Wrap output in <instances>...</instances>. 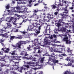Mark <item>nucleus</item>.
Instances as JSON below:
<instances>
[{
	"instance_id": "f257e3e1",
	"label": "nucleus",
	"mask_w": 74,
	"mask_h": 74,
	"mask_svg": "<svg viewBox=\"0 0 74 74\" xmlns=\"http://www.w3.org/2000/svg\"><path fill=\"white\" fill-rule=\"evenodd\" d=\"M29 67L28 65L24 64L20 68V72L21 73L22 70H27Z\"/></svg>"
},
{
	"instance_id": "f03ea898",
	"label": "nucleus",
	"mask_w": 74,
	"mask_h": 74,
	"mask_svg": "<svg viewBox=\"0 0 74 74\" xmlns=\"http://www.w3.org/2000/svg\"><path fill=\"white\" fill-rule=\"evenodd\" d=\"M41 25L42 26V25H44V24L47 25L46 27V29L45 30V33H47V31H48V30L49 31H50V30H51V29H50V27H49V25H47V23L41 22Z\"/></svg>"
},
{
	"instance_id": "7ed1b4c3",
	"label": "nucleus",
	"mask_w": 74,
	"mask_h": 74,
	"mask_svg": "<svg viewBox=\"0 0 74 74\" xmlns=\"http://www.w3.org/2000/svg\"><path fill=\"white\" fill-rule=\"evenodd\" d=\"M16 64H15L14 65H13V66L12 69H10V70H18V69H19V67H18V66L19 65V62H15Z\"/></svg>"
},
{
	"instance_id": "20e7f679",
	"label": "nucleus",
	"mask_w": 74,
	"mask_h": 74,
	"mask_svg": "<svg viewBox=\"0 0 74 74\" xmlns=\"http://www.w3.org/2000/svg\"><path fill=\"white\" fill-rule=\"evenodd\" d=\"M20 55H22V56L24 55L25 56H27L29 55V54H27V51L25 49L24 50V51L21 52V53L20 54Z\"/></svg>"
},
{
	"instance_id": "39448f33",
	"label": "nucleus",
	"mask_w": 74,
	"mask_h": 74,
	"mask_svg": "<svg viewBox=\"0 0 74 74\" xmlns=\"http://www.w3.org/2000/svg\"><path fill=\"white\" fill-rule=\"evenodd\" d=\"M49 49L50 52L52 53H51V58H55V56L53 55H55V53H54L53 52V48H52V47H51V48H49Z\"/></svg>"
},
{
	"instance_id": "423d86ee",
	"label": "nucleus",
	"mask_w": 74,
	"mask_h": 74,
	"mask_svg": "<svg viewBox=\"0 0 74 74\" xmlns=\"http://www.w3.org/2000/svg\"><path fill=\"white\" fill-rule=\"evenodd\" d=\"M32 25L34 27L38 28V27H39V26H41V24H38L37 23V22H36L35 23H32Z\"/></svg>"
},
{
	"instance_id": "0eeeda50",
	"label": "nucleus",
	"mask_w": 74,
	"mask_h": 74,
	"mask_svg": "<svg viewBox=\"0 0 74 74\" xmlns=\"http://www.w3.org/2000/svg\"><path fill=\"white\" fill-rule=\"evenodd\" d=\"M34 15H36L35 18H36V19H39L41 17V15H40V16H39L38 15H37V14L35 13H34L33 14V15H32V17H34Z\"/></svg>"
},
{
	"instance_id": "6e6552de",
	"label": "nucleus",
	"mask_w": 74,
	"mask_h": 74,
	"mask_svg": "<svg viewBox=\"0 0 74 74\" xmlns=\"http://www.w3.org/2000/svg\"><path fill=\"white\" fill-rule=\"evenodd\" d=\"M15 8H16V10H21V9L22 8V6H19L16 8H12L13 11L14 12H17L18 11H16L15 10Z\"/></svg>"
},
{
	"instance_id": "1a4fd4ad",
	"label": "nucleus",
	"mask_w": 74,
	"mask_h": 74,
	"mask_svg": "<svg viewBox=\"0 0 74 74\" xmlns=\"http://www.w3.org/2000/svg\"><path fill=\"white\" fill-rule=\"evenodd\" d=\"M67 7H68V6L67 5H66V6L65 7V8H63L64 11H65L66 12H63V14H68V10L67 9Z\"/></svg>"
},
{
	"instance_id": "9d476101",
	"label": "nucleus",
	"mask_w": 74,
	"mask_h": 74,
	"mask_svg": "<svg viewBox=\"0 0 74 74\" xmlns=\"http://www.w3.org/2000/svg\"><path fill=\"white\" fill-rule=\"evenodd\" d=\"M40 30H41V26H39L38 28V29H37V28H36L35 29V31H36V34H39L40 33Z\"/></svg>"
},
{
	"instance_id": "9b49d317",
	"label": "nucleus",
	"mask_w": 74,
	"mask_h": 74,
	"mask_svg": "<svg viewBox=\"0 0 74 74\" xmlns=\"http://www.w3.org/2000/svg\"><path fill=\"white\" fill-rule=\"evenodd\" d=\"M38 42V39H36L33 42V43L35 46L38 45L37 44Z\"/></svg>"
},
{
	"instance_id": "f8f14e48",
	"label": "nucleus",
	"mask_w": 74,
	"mask_h": 74,
	"mask_svg": "<svg viewBox=\"0 0 74 74\" xmlns=\"http://www.w3.org/2000/svg\"><path fill=\"white\" fill-rule=\"evenodd\" d=\"M16 47H18V48H19L20 49H21V42L20 41H19L18 43H17L16 45Z\"/></svg>"
},
{
	"instance_id": "ddd939ff",
	"label": "nucleus",
	"mask_w": 74,
	"mask_h": 74,
	"mask_svg": "<svg viewBox=\"0 0 74 74\" xmlns=\"http://www.w3.org/2000/svg\"><path fill=\"white\" fill-rule=\"evenodd\" d=\"M8 33H5V34H0V36H2V37H5V38H8V34H7Z\"/></svg>"
},
{
	"instance_id": "4468645a",
	"label": "nucleus",
	"mask_w": 74,
	"mask_h": 74,
	"mask_svg": "<svg viewBox=\"0 0 74 74\" xmlns=\"http://www.w3.org/2000/svg\"><path fill=\"white\" fill-rule=\"evenodd\" d=\"M21 58H22V57L20 56L19 57L14 56V58L16 59V60H21V59H20Z\"/></svg>"
},
{
	"instance_id": "2eb2a0df",
	"label": "nucleus",
	"mask_w": 74,
	"mask_h": 74,
	"mask_svg": "<svg viewBox=\"0 0 74 74\" xmlns=\"http://www.w3.org/2000/svg\"><path fill=\"white\" fill-rule=\"evenodd\" d=\"M49 40L48 39H47L45 40V45H47V44H48V43L49 42Z\"/></svg>"
},
{
	"instance_id": "dca6fc26",
	"label": "nucleus",
	"mask_w": 74,
	"mask_h": 74,
	"mask_svg": "<svg viewBox=\"0 0 74 74\" xmlns=\"http://www.w3.org/2000/svg\"><path fill=\"white\" fill-rule=\"evenodd\" d=\"M56 4H55V5H52L51 6L52 10H55L56 8Z\"/></svg>"
},
{
	"instance_id": "f3484780",
	"label": "nucleus",
	"mask_w": 74,
	"mask_h": 74,
	"mask_svg": "<svg viewBox=\"0 0 74 74\" xmlns=\"http://www.w3.org/2000/svg\"><path fill=\"white\" fill-rule=\"evenodd\" d=\"M15 38H16V36H10V41H12V40H13Z\"/></svg>"
},
{
	"instance_id": "a211bd4d",
	"label": "nucleus",
	"mask_w": 74,
	"mask_h": 74,
	"mask_svg": "<svg viewBox=\"0 0 74 74\" xmlns=\"http://www.w3.org/2000/svg\"><path fill=\"white\" fill-rule=\"evenodd\" d=\"M8 58L10 59V60H13L15 58V56H8Z\"/></svg>"
},
{
	"instance_id": "6ab92c4d",
	"label": "nucleus",
	"mask_w": 74,
	"mask_h": 74,
	"mask_svg": "<svg viewBox=\"0 0 74 74\" xmlns=\"http://www.w3.org/2000/svg\"><path fill=\"white\" fill-rule=\"evenodd\" d=\"M61 16H62V19H64V18H66L67 17V15L66 14H61Z\"/></svg>"
},
{
	"instance_id": "aec40b11",
	"label": "nucleus",
	"mask_w": 74,
	"mask_h": 74,
	"mask_svg": "<svg viewBox=\"0 0 74 74\" xmlns=\"http://www.w3.org/2000/svg\"><path fill=\"white\" fill-rule=\"evenodd\" d=\"M16 50H14L13 51H12L11 52H10V54H11L12 55H16V53H15Z\"/></svg>"
},
{
	"instance_id": "412c9836",
	"label": "nucleus",
	"mask_w": 74,
	"mask_h": 74,
	"mask_svg": "<svg viewBox=\"0 0 74 74\" xmlns=\"http://www.w3.org/2000/svg\"><path fill=\"white\" fill-rule=\"evenodd\" d=\"M7 25H8L7 26V29H10L11 27V26H12V25L11 24H10V23H7Z\"/></svg>"
},
{
	"instance_id": "4be33fe9",
	"label": "nucleus",
	"mask_w": 74,
	"mask_h": 74,
	"mask_svg": "<svg viewBox=\"0 0 74 74\" xmlns=\"http://www.w3.org/2000/svg\"><path fill=\"white\" fill-rule=\"evenodd\" d=\"M53 62L54 63V64H55L56 63H58L59 62V61L58 60H53Z\"/></svg>"
},
{
	"instance_id": "5701e85b",
	"label": "nucleus",
	"mask_w": 74,
	"mask_h": 74,
	"mask_svg": "<svg viewBox=\"0 0 74 74\" xmlns=\"http://www.w3.org/2000/svg\"><path fill=\"white\" fill-rule=\"evenodd\" d=\"M66 44H71V41L68 40H66Z\"/></svg>"
},
{
	"instance_id": "b1692460",
	"label": "nucleus",
	"mask_w": 74,
	"mask_h": 74,
	"mask_svg": "<svg viewBox=\"0 0 74 74\" xmlns=\"http://www.w3.org/2000/svg\"><path fill=\"white\" fill-rule=\"evenodd\" d=\"M45 16H44L43 18V21H47V22H49V20L45 19Z\"/></svg>"
},
{
	"instance_id": "393cba45",
	"label": "nucleus",
	"mask_w": 74,
	"mask_h": 74,
	"mask_svg": "<svg viewBox=\"0 0 74 74\" xmlns=\"http://www.w3.org/2000/svg\"><path fill=\"white\" fill-rule=\"evenodd\" d=\"M56 25L58 27V29H59V27L61 26V24L60 23H57L56 24Z\"/></svg>"
},
{
	"instance_id": "a878e982",
	"label": "nucleus",
	"mask_w": 74,
	"mask_h": 74,
	"mask_svg": "<svg viewBox=\"0 0 74 74\" xmlns=\"http://www.w3.org/2000/svg\"><path fill=\"white\" fill-rule=\"evenodd\" d=\"M69 39V38H68V37H65L63 38V40L64 41H66V40H67Z\"/></svg>"
},
{
	"instance_id": "bb28decb",
	"label": "nucleus",
	"mask_w": 74,
	"mask_h": 74,
	"mask_svg": "<svg viewBox=\"0 0 74 74\" xmlns=\"http://www.w3.org/2000/svg\"><path fill=\"white\" fill-rule=\"evenodd\" d=\"M20 42L21 45V44H26V42L23 41H20Z\"/></svg>"
},
{
	"instance_id": "cd10ccee",
	"label": "nucleus",
	"mask_w": 74,
	"mask_h": 74,
	"mask_svg": "<svg viewBox=\"0 0 74 74\" xmlns=\"http://www.w3.org/2000/svg\"><path fill=\"white\" fill-rule=\"evenodd\" d=\"M33 58V57H32V56H30L29 57V58H27V59L28 60H29V59H30V60H32V59Z\"/></svg>"
},
{
	"instance_id": "c85d7f7f",
	"label": "nucleus",
	"mask_w": 74,
	"mask_h": 74,
	"mask_svg": "<svg viewBox=\"0 0 74 74\" xmlns=\"http://www.w3.org/2000/svg\"><path fill=\"white\" fill-rule=\"evenodd\" d=\"M26 21H25V19H23L22 21L23 22H24L25 23V22H27V21H31V20L28 19V18H27L26 19H25Z\"/></svg>"
},
{
	"instance_id": "c756f323",
	"label": "nucleus",
	"mask_w": 74,
	"mask_h": 74,
	"mask_svg": "<svg viewBox=\"0 0 74 74\" xmlns=\"http://www.w3.org/2000/svg\"><path fill=\"white\" fill-rule=\"evenodd\" d=\"M44 61V58H43L41 59L40 60V62L41 63H42Z\"/></svg>"
},
{
	"instance_id": "7c9ffc66",
	"label": "nucleus",
	"mask_w": 74,
	"mask_h": 74,
	"mask_svg": "<svg viewBox=\"0 0 74 74\" xmlns=\"http://www.w3.org/2000/svg\"><path fill=\"white\" fill-rule=\"evenodd\" d=\"M62 31L64 32H66V28H63L62 29Z\"/></svg>"
},
{
	"instance_id": "2f4dec72",
	"label": "nucleus",
	"mask_w": 74,
	"mask_h": 74,
	"mask_svg": "<svg viewBox=\"0 0 74 74\" xmlns=\"http://www.w3.org/2000/svg\"><path fill=\"white\" fill-rule=\"evenodd\" d=\"M10 6L9 4H8L5 7L6 9H8L9 8H10Z\"/></svg>"
},
{
	"instance_id": "473e14b6",
	"label": "nucleus",
	"mask_w": 74,
	"mask_h": 74,
	"mask_svg": "<svg viewBox=\"0 0 74 74\" xmlns=\"http://www.w3.org/2000/svg\"><path fill=\"white\" fill-rule=\"evenodd\" d=\"M5 65L3 64V63H0V67H2L3 66H4Z\"/></svg>"
},
{
	"instance_id": "72a5a7b5",
	"label": "nucleus",
	"mask_w": 74,
	"mask_h": 74,
	"mask_svg": "<svg viewBox=\"0 0 74 74\" xmlns=\"http://www.w3.org/2000/svg\"><path fill=\"white\" fill-rule=\"evenodd\" d=\"M42 52V50L39 49L38 50L37 53L40 54V53H41Z\"/></svg>"
},
{
	"instance_id": "f704fd0d",
	"label": "nucleus",
	"mask_w": 74,
	"mask_h": 74,
	"mask_svg": "<svg viewBox=\"0 0 74 74\" xmlns=\"http://www.w3.org/2000/svg\"><path fill=\"white\" fill-rule=\"evenodd\" d=\"M10 19V21H13V20H15V18H14V17H11Z\"/></svg>"
},
{
	"instance_id": "c9c22d12",
	"label": "nucleus",
	"mask_w": 74,
	"mask_h": 74,
	"mask_svg": "<svg viewBox=\"0 0 74 74\" xmlns=\"http://www.w3.org/2000/svg\"><path fill=\"white\" fill-rule=\"evenodd\" d=\"M22 36L21 35H18V37H16V38H19V39H21L22 38Z\"/></svg>"
},
{
	"instance_id": "e433bc0d",
	"label": "nucleus",
	"mask_w": 74,
	"mask_h": 74,
	"mask_svg": "<svg viewBox=\"0 0 74 74\" xmlns=\"http://www.w3.org/2000/svg\"><path fill=\"white\" fill-rule=\"evenodd\" d=\"M27 14H26L25 15H23V19L26 18H27Z\"/></svg>"
},
{
	"instance_id": "4c0bfd02",
	"label": "nucleus",
	"mask_w": 74,
	"mask_h": 74,
	"mask_svg": "<svg viewBox=\"0 0 74 74\" xmlns=\"http://www.w3.org/2000/svg\"><path fill=\"white\" fill-rule=\"evenodd\" d=\"M36 58H35L34 57H33L32 58V61H34V62H36Z\"/></svg>"
},
{
	"instance_id": "58836bf2",
	"label": "nucleus",
	"mask_w": 74,
	"mask_h": 74,
	"mask_svg": "<svg viewBox=\"0 0 74 74\" xmlns=\"http://www.w3.org/2000/svg\"><path fill=\"white\" fill-rule=\"evenodd\" d=\"M12 22L13 23V24L14 25H16V20H15V21H12Z\"/></svg>"
},
{
	"instance_id": "ea45409f",
	"label": "nucleus",
	"mask_w": 74,
	"mask_h": 74,
	"mask_svg": "<svg viewBox=\"0 0 74 74\" xmlns=\"http://www.w3.org/2000/svg\"><path fill=\"white\" fill-rule=\"evenodd\" d=\"M67 52L69 53H71V50H70V49L69 48H68Z\"/></svg>"
},
{
	"instance_id": "a19ab883",
	"label": "nucleus",
	"mask_w": 74,
	"mask_h": 74,
	"mask_svg": "<svg viewBox=\"0 0 74 74\" xmlns=\"http://www.w3.org/2000/svg\"><path fill=\"white\" fill-rule=\"evenodd\" d=\"M1 51H0V54H1V53H3V51H4V48H2L1 49Z\"/></svg>"
},
{
	"instance_id": "79ce46f5",
	"label": "nucleus",
	"mask_w": 74,
	"mask_h": 74,
	"mask_svg": "<svg viewBox=\"0 0 74 74\" xmlns=\"http://www.w3.org/2000/svg\"><path fill=\"white\" fill-rule=\"evenodd\" d=\"M0 60H3V61H4V57H1V56H0Z\"/></svg>"
},
{
	"instance_id": "37998d69",
	"label": "nucleus",
	"mask_w": 74,
	"mask_h": 74,
	"mask_svg": "<svg viewBox=\"0 0 74 74\" xmlns=\"http://www.w3.org/2000/svg\"><path fill=\"white\" fill-rule=\"evenodd\" d=\"M38 12V10H36L35 9L34 10L33 12H35V13H37V12Z\"/></svg>"
},
{
	"instance_id": "c03bdc74",
	"label": "nucleus",
	"mask_w": 74,
	"mask_h": 74,
	"mask_svg": "<svg viewBox=\"0 0 74 74\" xmlns=\"http://www.w3.org/2000/svg\"><path fill=\"white\" fill-rule=\"evenodd\" d=\"M64 74H70V72H69L68 71H66L64 73Z\"/></svg>"
},
{
	"instance_id": "a18cd8bd",
	"label": "nucleus",
	"mask_w": 74,
	"mask_h": 74,
	"mask_svg": "<svg viewBox=\"0 0 74 74\" xmlns=\"http://www.w3.org/2000/svg\"><path fill=\"white\" fill-rule=\"evenodd\" d=\"M4 30H1L0 31V33H1V34H2V33H4Z\"/></svg>"
},
{
	"instance_id": "49530a36",
	"label": "nucleus",
	"mask_w": 74,
	"mask_h": 74,
	"mask_svg": "<svg viewBox=\"0 0 74 74\" xmlns=\"http://www.w3.org/2000/svg\"><path fill=\"white\" fill-rule=\"evenodd\" d=\"M3 49L4 50L3 51V52H5V53H8L9 52L8 51H7V50H5V48H3Z\"/></svg>"
},
{
	"instance_id": "de8ad7c7",
	"label": "nucleus",
	"mask_w": 74,
	"mask_h": 74,
	"mask_svg": "<svg viewBox=\"0 0 74 74\" xmlns=\"http://www.w3.org/2000/svg\"><path fill=\"white\" fill-rule=\"evenodd\" d=\"M27 49L28 51H31L32 49H30V47H27Z\"/></svg>"
},
{
	"instance_id": "09e8293b",
	"label": "nucleus",
	"mask_w": 74,
	"mask_h": 74,
	"mask_svg": "<svg viewBox=\"0 0 74 74\" xmlns=\"http://www.w3.org/2000/svg\"><path fill=\"white\" fill-rule=\"evenodd\" d=\"M11 74H16V73L14 71H11Z\"/></svg>"
},
{
	"instance_id": "8fccbe9b",
	"label": "nucleus",
	"mask_w": 74,
	"mask_h": 74,
	"mask_svg": "<svg viewBox=\"0 0 74 74\" xmlns=\"http://www.w3.org/2000/svg\"><path fill=\"white\" fill-rule=\"evenodd\" d=\"M13 47H14V49H18V48H17L16 47V46H15L14 45H13Z\"/></svg>"
},
{
	"instance_id": "3c124183",
	"label": "nucleus",
	"mask_w": 74,
	"mask_h": 74,
	"mask_svg": "<svg viewBox=\"0 0 74 74\" xmlns=\"http://www.w3.org/2000/svg\"><path fill=\"white\" fill-rule=\"evenodd\" d=\"M25 74H32V73H30L29 72H25Z\"/></svg>"
},
{
	"instance_id": "603ef678",
	"label": "nucleus",
	"mask_w": 74,
	"mask_h": 74,
	"mask_svg": "<svg viewBox=\"0 0 74 74\" xmlns=\"http://www.w3.org/2000/svg\"><path fill=\"white\" fill-rule=\"evenodd\" d=\"M12 1H22V0H12Z\"/></svg>"
},
{
	"instance_id": "864d4df0",
	"label": "nucleus",
	"mask_w": 74,
	"mask_h": 74,
	"mask_svg": "<svg viewBox=\"0 0 74 74\" xmlns=\"http://www.w3.org/2000/svg\"><path fill=\"white\" fill-rule=\"evenodd\" d=\"M5 48V49H6V50H7L8 51H10V49L9 48Z\"/></svg>"
},
{
	"instance_id": "5fc2aeb1",
	"label": "nucleus",
	"mask_w": 74,
	"mask_h": 74,
	"mask_svg": "<svg viewBox=\"0 0 74 74\" xmlns=\"http://www.w3.org/2000/svg\"><path fill=\"white\" fill-rule=\"evenodd\" d=\"M58 12H56L54 13V14L55 15H58Z\"/></svg>"
},
{
	"instance_id": "6e6d98bb",
	"label": "nucleus",
	"mask_w": 74,
	"mask_h": 74,
	"mask_svg": "<svg viewBox=\"0 0 74 74\" xmlns=\"http://www.w3.org/2000/svg\"><path fill=\"white\" fill-rule=\"evenodd\" d=\"M58 56H59V57H60V58L61 57H62V58H63V57L62 55V54H61V55H59Z\"/></svg>"
},
{
	"instance_id": "4d7b16f0",
	"label": "nucleus",
	"mask_w": 74,
	"mask_h": 74,
	"mask_svg": "<svg viewBox=\"0 0 74 74\" xmlns=\"http://www.w3.org/2000/svg\"><path fill=\"white\" fill-rule=\"evenodd\" d=\"M27 64H32V62H28Z\"/></svg>"
},
{
	"instance_id": "13d9d810",
	"label": "nucleus",
	"mask_w": 74,
	"mask_h": 74,
	"mask_svg": "<svg viewBox=\"0 0 74 74\" xmlns=\"http://www.w3.org/2000/svg\"><path fill=\"white\" fill-rule=\"evenodd\" d=\"M62 56H67V55L64 54H62Z\"/></svg>"
},
{
	"instance_id": "bf43d9fd",
	"label": "nucleus",
	"mask_w": 74,
	"mask_h": 74,
	"mask_svg": "<svg viewBox=\"0 0 74 74\" xmlns=\"http://www.w3.org/2000/svg\"><path fill=\"white\" fill-rule=\"evenodd\" d=\"M52 60V58L51 57H49V61H51Z\"/></svg>"
},
{
	"instance_id": "052dcab7",
	"label": "nucleus",
	"mask_w": 74,
	"mask_h": 74,
	"mask_svg": "<svg viewBox=\"0 0 74 74\" xmlns=\"http://www.w3.org/2000/svg\"><path fill=\"white\" fill-rule=\"evenodd\" d=\"M10 70H11V69H7L6 71L7 72H9V71H10Z\"/></svg>"
},
{
	"instance_id": "680f3d73",
	"label": "nucleus",
	"mask_w": 74,
	"mask_h": 74,
	"mask_svg": "<svg viewBox=\"0 0 74 74\" xmlns=\"http://www.w3.org/2000/svg\"><path fill=\"white\" fill-rule=\"evenodd\" d=\"M32 2V0H31L29 1V3L30 4Z\"/></svg>"
},
{
	"instance_id": "e2e57ef3",
	"label": "nucleus",
	"mask_w": 74,
	"mask_h": 74,
	"mask_svg": "<svg viewBox=\"0 0 74 74\" xmlns=\"http://www.w3.org/2000/svg\"><path fill=\"white\" fill-rule=\"evenodd\" d=\"M72 22H73V23L74 24V18L72 19Z\"/></svg>"
},
{
	"instance_id": "0e129e2a",
	"label": "nucleus",
	"mask_w": 74,
	"mask_h": 74,
	"mask_svg": "<svg viewBox=\"0 0 74 74\" xmlns=\"http://www.w3.org/2000/svg\"><path fill=\"white\" fill-rule=\"evenodd\" d=\"M38 4H38V3L35 4L34 5V6H37V5H38Z\"/></svg>"
},
{
	"instance_id": "69168bd1",
	"label": "nucleus",
	"mask_w": 74,
	"mask_h": 74,
	"mask_svg": "<svg viewBox=\"0 0 74 74\" xmlns=\"http://www.w3.org/2000/svg\"><path fill=\"white\" fill-rule=\"evenodd\" d=\"M25 9H24L23 11H20V12H21L22 13H23L24 12H25Z\"/></svg>"
},
{
	"instance_id": "338daca9",
	"label": "nucleus",
	"mask_w": 74,
	"mask_h": 74,
	"mask_svg": "<svg viewBox=\"0 0 74 74\" xmlns=\"http://www.w3.org/2000/svg\"><path fill=\"white\" fill-rule=\"evenodd\" d=\"M71 66V64H69V63L68 64L66 65V66Z\"/></svg>"
},
{
	"instance_id": "774afa93",
	"label": "nucleus",
	"mask_w": 74,
	"mask_h": 74,
	"mask_svg": "<svg viewBox=\"0 0 74 74\" xmlns=\"http://www.w3.org/2000/svg\"><path fill=\"white\" fill-rule=\"evenodd\" d=\"M53 36L54 38H56V35L55 34H54L53 35Z\"/></svg>"
}]
</instances>
